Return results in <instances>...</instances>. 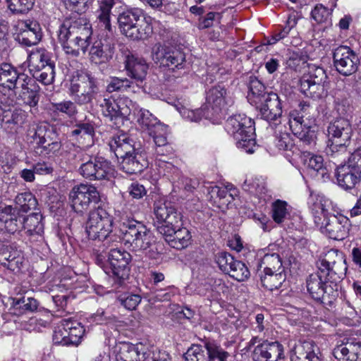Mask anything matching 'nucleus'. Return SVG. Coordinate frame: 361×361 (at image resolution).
Returning a JSON list of instances; mask_svg holds the SVG:
<instances>
[{"label": "nucleus", "mask_w": 361, "mask_h": 361, "mask_svg": "<svg viewBox=\"0 0 361 361\" xmlns=\"http://www.w3.org/2000/svg\"><path fill=\"white\" fill-rule=\"evenodd\" d=\"M326 132L327 142H350L353 128L348 118L340 116L329 122Z\"/></svg>", "instance_id": "obj_21"}, {"label": "nucleus", "mask_w": 361, "mask_h": 361, "mask_svg": "<svg viewBox=\"0 0 361 361\" xmlns=\"http://www.w3.org/2000/svg\"><path fill=\"white\" fill-rule=\"evenodd\" d=\"M63 326L68 333L66 341L70 344L78 345L85 334L84 326L75 320L64 319Z\"/></svg>", "instance_id": "obj_50"}, {"label": "nucleus", "mask_w": 361, "mask_h": 361, "mask_svg": "<svg viewBox=\"0 0 361 361\" xmlns=\"http://www.w3.org/2000/svg\"><path fill=\"white\" fill-rule=\"evenodd\" d=\"M99 200V192L92 185H75L69 192L71 206L75 213L80 215L89 209L90 203H97Z\"/></svg>", "instance_id": "obj_13"}, {"label": "nucleus", "mask_w": 361, "mask_h": 361, "mask_svg": "<svg viewBox=\"0 0 361 361\" xmlns=\"http://www.w3.org/2000/svg\"><path fill=\"white\" fill-rule=\"evenodd\" d=\"M76 104L75 101L64 100L59 103H52V106L54 111L65 114L71 118L78 114Z\"/></svg>", "instance_id": "obj_62"}, {"label": "nucleus", "mask_w": 361, "mask_h": 361, "mask_svg": "<svg viewBox=\"0 0 361 361\" xmlns=\"http://www.w3.org/2000/svg\"><path fill=\"white\" fill-rule=\"evenodd\" d=\"M154 214L157 230L169 245L176 249L187 247L192 239L189 230L183 226V216L171 202L159 200L154 202Z\"/></svg>", "instance_id": "obj_3"}, {"label": "nucleus", "mask_w": 361, "mask_h": 361, "mask_svg": "<svg viewBox=\"0 0 361 361\" xmlns=\"http://www.w3.org/2000/svg\"><path fill=\"white\" fill-rule=\"evenodd\" d=\"M210 198H219V207H227L234 200L233 195L228 192L227 188H222L217 185L211 187L209 190Z\"/></svg>", "instance_id": "obj_55"}, {"label": "nucleus", "mask_w": 361, "mask_h": 361, "mask_svg": "<svg viewBox=\"0 0 361 361\" xmlns=\"http://www.w3.org/2000/svg\"><path fill=\"white\" fill-rule=\"evenodd\" d=\"M205 350L204 344H193L185 353V361H208V356Z\"/></svg>", "instance_id": "obj_58"}, {"label": "nucleus", "mask_w": 361, "mask_h": 361, "mask_svg": "<svg viewBox=\"0 0 361 361\" xmlns=\"http://www.w3.org/2000/svg\"><path fill=\"white\" fill-rule=\"evenodd\" d=\"M234 99L222 85H215L207 92L204 118L212 120L228 107L233 106Z\"/></svg>", "instance_id": "obj_12"}, {"label": "nucleus", "mask_w": 361, "mask_h": 361, "mask_svg": "<svg viewBox=\"0 0 361 361\" xmlns=\"http://www.w3.org/2000/svg\"><path fill=\"white\" fill-rule=\"evenodd\" d=\"M257 271L262 286L271 291L281 288L286 279L285 271L269 273L268 271H261L260 269H258Z\"/></svg>", "instance_id": "obj_41"}, {"label": "nucleus", "mask_w": 361, "mask_h": 361, "mask_svg": "<svg viewBox=\"0 0 361 361\" xmlns=\"http://www.w3.org/2000/svg\"><path fill=\"white\" fill-rule=\"evenodd\" d=\"M243 189L259 197L267 191L265 182L257 178L246 179L243 184Z\"/></svg>", "instance_id": "obj_57"}, {"label": "nucleus", "mask_w": 361, "mask_h": 361, "mask_svg": "<svg viewBox=\"0 0 361 361\" xmlns=\"http://www.w3.org/2000/svg\"><path fill=\"white\" fill-rule=\"evenodd\" d=\"M118 300L125 308L133 310L141 302V296L138 294L126 293L118 296Z\"/></svg>", "instance_id": "obj_64"}, {"label": "nucleus", "mask_w": 361, "mask_h": 361, "mask_svg": "<svg viewBox=\"0 0 361 361\" xmlns=\"http://www.w3.org/2000/svg\"><path fill=\"white\" fill-rule=\"evenodd\" d=\"M273 220L276 224H281L288 215L287 203L285 201L277 200L271 204Z\"/></svg>", "instance_id": "obj_59"}, {"label": "nucleus", "mask_w": 361, "mask_h": 361, "mask_svg": "<svg viewBox=\"0 0 361 361\" xmlns=\"http://www.w3.org/2000/svg\"><path fill=\"white\" fill-rule=\"evenodd\" d=\"M109 146L118 161L140 148L135 146V142L126 134L114 135L109 140Z\"/></svg>", "instance_id": "obj_32"}, {"label": "nucleus", "mask_w": 361, "mask_h": 361, "mask_svg": "<svg viewBox=\"0 0 361 361\" xmlns=\"http://www.w3.org/2000/svg\"><path fill=\"white\" fill-rule=\"evenodd\" d=\"M165 127L155 128L149 131V135L153 138L155 144V152L158 156H167L173 152V148L167 142Z\"/></svg>", "instance_id": "obj_42"}, {"label": "nucleus", "mask_w": 361, "mask_h": 361, "mask_svg": "<svg viewBox=\"0 0 361 361\" xmlns=\"http://www.w3.org/2000/svg\"><path fill=\"white\" fill-rule=\"evenodd\" d=\"M69 94L80 106L92 103L98 94L95 78L87 72L77 73L71 80Z\"/></svg>", "instance_id": "obj_7"}, {"label": "nucleus", "mask_w": 361, "mask_h": 361, "mask_svg": "<svg viewBox=\"0 0 361 361\" xmlns=\"http://www.w3.org/2000/svg\"><path fill=\"white\" fill-rule=\"evenodd\" d=\"M350 142H327L326 154L338 166L348 161L350 151L348 147Z\"/></svg>", "instance_id": "obj_37"}, {"label": "nucleus", "mask_w": 361, "mask_h": 361, "mask_svg": "<svg viewBox=\"0 0 361 361\" xmlns=\"http://www.w3.org/2000/svg\"><path fill=\"white\" fill-rule=\"evenodd\" d=\"M214 260L219 268L225 274H228L235 259L228 252L223 251L215 255Z\"/></svg>", "instance_id": "obj_63"}, {"label": "nucleus", "mask_w": 361, "mask_h": 361, "mask_svg": "<svg viewBox=\"0 0 361 361\" xmlns=\"http://www.w3.org/2000/svg\"><path fill=\"white\" fill-rule=\"evenodd\" d=\"M254 124L252 118L239 114L230 116L225 125L226 130L236 141L237 147L248 154L257 148Z\"/></svg>", "instance_id": "obj_5"}, {"label": "nucleus", "mask_w": 361, "mask_h": 361, "mask_svg": "<svg viewBox=\"0 0 361 361\" xmlns=\"http://www.w3.org/2000/svg\"><path fill=\"white\" fill-rule=\"evenodd\" d=\"M72 34L80 40L83 44H91L92 35V25L89 20L84 16L74 13L66 18L62 23Z\"/></svg>", "instance_id": "obj_22"}, {"label": "nucleus", "mask_w": 361, "mask_h": 361, "mask_svg": "<svg viewBox=\"0 0 361 361\" xmlns=\"http://www.w3.org/2000/svg\"><path fill=\"white\" fill-rule=\"evenodd\" d=\"M113 217L109 211L99 206L90 212L85 224V232L89 239L106 240L112 231Z\"/></svg>", "instance_id": "obj_9"}, {"label": "nucleus", "mask_w": 361, "mask_h": 361, "mask_svg": "<svg viewBox=\"0 0 361 361\" xmlns=\"http://www.w3.org/2000/svg\"><path fill=\"white\" fill-rule=\"evenodd\" d=\"M331 207L330 200L324 196H317L310 207L314 221L329 238L342 240L348 235L350 220L342 214H330L329 210Z\"/></svg>", "instance_id": "obj_4"}, {"label": "nucleus", "mask_w": 361, "mask_h": 361, "mask_svg": "<svg viewBox=\"0 0 361 361\" xmlns=\"http://www.w3.org/2000/svg\"><path fill=\"white\" fill-rule=\"evenodd\" d=\"M42 38V27L37 21H21L16 25L14 39L27 47L37 44Z\"/></svg>", "instance_id": "obj_17"}, {"label": "nucleus", "mask_w": 361, "mask_h": 361, "mask_svg": "<svg viewBox=\"0 0 361 361\" xmlns=\"http://www.w3.org/2000/svg\"><path fill=\"white\" fill-rule=\"evenodd\" d=\"M132 260L131 255L121 248L111 249L108 254V261L111 269V281L114 289L123 287L129 278Z\"/></svg>", "instance_id": "obj_8"}, {"label": "nucleus", "mask_w": 361, "mask_h": 361, "mask_svg": "<svg viewBox=\"0 0 361 361\" xmlns=\"http://www.w3.org/2000/svg\"><path fill=\"white\" fill-rule=\"evenodd\" d=\"M327 75L324 68L315 67L304 74L300 80V92L314 100L322 99L327 96L325 83Z\"/></svg>", "instance_id": "obj_11"}, {"label": "nucleus", "mask_w": 361, "mask_h": 361, "mask_svg": "<svg viewBox=\"0 0 361 361\" xmlns=\"http://www.w3.org/2000/svg\"><path fill=\"white\" fill-rule=\"evenodd\" d=\"M118 23L121 32L133 40L147 39L152 33V26L138 8L124 11L119 14Z\"/></svg>", "instance_id": "obj_6"}, {"label": "nucleus", "mask_w": 361, "mask_h": 361, "mask_svg": "<svg viewBox=\"0 0 361 361\" xmlns=\"http://www.w3.org/2000/svg\"><path fill=\"white\" fill-rule=\"evenodd\" d=\"M8 9L15 14L25 13L33 7L35 0H6Z\"/></svg>", "instance_id": "obj_60"}, {"label": "nucleus", "mask_w": 361, "mask_h": 361, "mask_svg": "<svg viewBox=\"0 0 361 361\" xmlns=\"http://www.w3.org/2000/svg\"><path fill=\"white\" fill-rule=\"evenodd\" d=\"M322 354L313 341H298L293 348L292 361H322Z\"/></svg>", "instance_id": "obj_28"}, {"label": "nucleus", "mask_w": 361, "mask_h": 361, "mask_svg": "<svg viewBox=\"0 0 361 361\" xmlns=\"http://www.w3.org/2000/svg\"><path fill=\"white\" fill-rule=\"evenodd\" d=\"M114 4V0H102L96 12L99 26L110 32H112L111 12Z\"/></svg>", "instance_id": "obj_43"}, {"label": "nucleus", "mask_w": 361, "mask_h": 361, "mask_svg": "<svg viewBox=\"0 0 361 361\" xmlns=\"http://www.w3.org/2000/svg\"><path fill=\"white\" fill-rule=\"evenodd\" d=\"M258 267L261 271H268L269 273L285 271L281 258L277 253L265 254L260 259Z\"/></svg>", "instance_id": "obj_49"}, {"label": "nucleus", "mask_w": 361, "mask_h": 361, "mask_svg": "<svg viewBox=\"0 0 361 361\" xmlns=\"http://www.w3.org/2000/svg\"><path fill=\"white\" fill-rule=\"evenodd\" d=\"M27 75L19 71L16 67L8 63L0 64V91L1 89L15 91Z\"/></svg>", "instance_id": "obj_26"}, {"label": "nucleus", "mask_w": 361, "mask_h": 361, "mask_svg": "<svg viewBox=\"0 0 361 361\" xmlns=\"http://www.w3.org/2000/svg\"><path fill=\"white\" fill-rule=\"evenodd\" d=\"M14 203L13 208L23 214L31 210H35L38 205L36 197L30 192H25L17 195Z\"/></svg>", "instance_id": "obj_45"}, {"label": "nucleus", "mask_w": 361, "mask_h": 361, "mask_svg": "<svg viewBox=\"0 0 361 361\" xmlns=\"http://www.w3.org/2000/svg\"><path fill=\"white\" fill-rule=\"evenodd\" d=\"M292 129L304 146L314 147L316 145L317 129L315 120H310V123L300 126H294Z\"/></svg>", "instance_id": "obj_36"}, {"label": "nucleus", "mask_w": 361, "mask_h": 361, "mask_svg": "<svg viewBox=\"0 0 361 361\" xmlns=\"http://www.w3.org/2000/svg\"><path fill=\"white\" fill-rule=\"evenodd\" d=\"M207 351L208 361H227L229 353L214 341L206 339L202 341Z\"/></svg>", "instance_id": "obj_53"}, {"label": "nucleus", "mask_w": 361, "mask_h": 361, "mask_svg": "<svg viewBox=\"0 0 361 361\" xmlns=\"http://www.w3.org/2000/svg\"><path fill=\"white\" fill-rule=\"evenodd\" d=\"M300 159L312 176H320L322 178L326 176L329 178L328 170L324 165L322 156L306 151L302 152Z\"/></svg>", "instance_id": "obj_35"}, {"label": "nucleus", "mask_w": 361, "mask_h": 361, "mask_svg": "<svg viewBox=\"0 0 361 361\" xmlns=\"http://www.w3.org/2000/svg\"><path fill=\"white\" fill-rule=\"evenodd\" d=\"M115 49V43L112 38L96 40L90 48L89 59L96 65L107 63L113 59Z\"/></svg>", "instance_id": "obj_20"}, {"label": "nucleus", "mask_w": 361, "mask_h": 361, "mask_svg": "<svg viewBox=\"0 0 361 361\" xmlns=\"http://www.w3.org/2000/svg\"><path fill=\"white\" fill-rule=\"evenodd\" d=\"M231 266L227 274L236 281H244L250 277V270L244 262L235 259Z\"/></svg>", "instance_id": "obj_56"}, {"label": "nucleus", "mask_w": 361, "mask_h": 361, "mask_svg": "<svg viewBox=\"0 0 361 361\" xmlns=\"http://www.w3.org/2000/svg\"><path fill=\"white\" fill-rule=\"evenodd\" d=\"M124 64L129 79L133 80V83L137 86L139 90L142 89L149 69L147 61L143 58L128 54L126 56Z\"/></svg>", "instance_id": "obj_19"}, {"label": "nucleus", "mask_w": 361, "mask_h": 361, "mask_svg": "<svg viewBox=\"0 0 361 361\" xmlns=\"http://www.w3.org/2000/svg\"><path fill=\"white\" fill-rule=\"evenodd\" d=\"M137 122L144 130L152 131L155 128H163V125L148 110L140 109L137 111Z\"/></svg>", "instance_id": "obj_48"}, {"label": "nucleus", "mask_w": 361, "mask_h": 361, "mask_svg": "<svg viewBox=\"0 0 361 361\" xmlns=\"http://www.w3.org/2000/svg\"><path fill=\"white\" fill-rule=\"evenodd\" d=\"M118 162L121 169L128 174L140 173L148 165L145 155L140 147L133 153L123 158Z\"/></svg>", "instance_id": "obj_31"}, {"label": "nucleus", "mask_w": 361, "mask_h": 361, "mask_svg": "<svg viewBox=\"0 0 361 361\" xmlns=\"http://www.w3.org/2000/svg\"><path fill=\"white\" fill-rule=\"evenodd\" d=\"M25 214H20L13 208L12 205L0 207V229L8 233L14 234L23 229Z\"/></svg>", "instance_id": "obj_23"}, {"label": "nucleus", "mask_w": 361, "mask_h": 361, "mask_svg": "<svg viewBox=\"0 0 361 361\" xmlns=\"http://www.w3.org/2000/svg\"><path fill=\"white\" fill-rule=\"evenodd\" d=\"M152 57L154 63L168 67L169 71L177 73L175 78L180 76V70L186 67L185 54L179 48L169 47L157 44L152 48Z\"/></svg>", "instance_id": "obj_10"}, {"label": "nucleus", "mask_w": 361, "mask_h": 361, "mask_svg": "<svg viewBox=\"0 0 361 361\" xmlns=\"http://www.w3.org/2000/svg\"><path fill=\"white\" fill-rule=\"evenodd\" d=\"M248 93L247 96L249 103L255 106L259 104L265 95H268L269 92L267 90V87L264 83L259 80L256 76L251 75L247 81Z\"/></svg>", "instance_id": "obj_38"}, {"label": "nucleus", "mask_w": 361, "mask_h": 361, "mask_svg": "<svg viewBox=\"0 0 361 361\" xmlns=\"http://www.w3.org/2000/svg\"><path fill=\"white\" fill-rule=\"evenodd\" d=\"M126 207L118 223V229L126 245L135 252H142L152 259L159 257L162 243L157 240L153 233L133 214H129Z\"/></svg>", "instance_id": "obj_2"}, {"label": "nucleus", "mask_w": 361, "mask_h": 361, "mask_svg": "<svg viewBox=\"0 0 361 361\" xmlns=\"http://www.w3.org/2000/svg\"><path fill=\"white\" fill-rule=\"evenodd\" d=\"M51 61H54L52 60V53L44 47H38L32 50L27 58L29 68L39 67Z\"/></svg>", "instance_id": "obj_52"}, {"label": "nucleus", "mask_w": 361, "mask_h": 361, "mask_svg": "<svg viewBox=\"0 0 361 361\" xmlns=\"http://www.w3.org/2000/svg\"><path fill=\"white\" fill-rule=\"evenodd\" d=\"M37 307L38 302L35 299L23 297L13 302V313L21 314L27 312H32L37 309Z\"/></svg>", "instance_id": "obj_54"}, {"label": "nucleus", "mask_w": 361, "mask_h": 361, "mask_svg": "<svg viewBox=\"0 0 361 361\" xmlns=\"http://www.w3.org/2000/svg\"><path fill=\"white\" fill-rule=\"evenodd\" d=\"M30 71L35 80L44 85H51L55 78V62L51 61L44 66L30 68Z\"/></svg>", "instance_id": "obj_40"}, {"label": "nucleus", "mask_w": 361, "mask_h": 361, "mask_svg": "<svg viewBox=\"0 0 361 361\" xmlns=\"http://www.w3.org/2000/svg\"><path fill=\"white\" fill-rule=\"evenodd\" d=\"M27 114L21 109H11L4 104L0 103V121L5 129L10 128V132L16 130L18 126L25 122Z\"/></svg>", "instance_id": "obj_30"}, {"label": "nucleus", "mask_w": 361, "mask_h": 361, "mask_svg": "<svg viewBox=\"0 0 361 361\" xmlns=\"http://www.w3.org/2000/svg\"><path fill=\"white\" fill-rule=\"evenodd\" d=\"M20 91L18 94V99L23 103L30 107H35L37 106L40 97V87L37 83V81L27 76V80H24L18 86Z\"/></svg>", "instance_id": "obj_33"}, {"label": "nucleus", "mask_w": 361, "mask_h": 361, "mask_svg": "<svg viewBox=\"0 0 361 361\" xmlns=\"http://www.w3.org/2000/svg\"><path fill=\"white\" fill-rule=\"evenodd\" d=\"M338 185L345 190H349L355 187L361 180V171L355 166L344 164L337 166L336 172Z\"/></svg>", "instance_id": "obj_29"}, {"label": "nucleus", "mask_w": 361, "mask_h": 361, "mask_svg": "<svg viewBox=\"0 0 361 361\" xmlns=\"http://www.w3.org/2000/svg\"><path fill=\"white\" fill-rule=\"evenodd\" d=\"M43 216L40 212H32L29 215L25 214V226L24 230H26L29 235H38L42 236L44 233V225L42 221Z\"/></svg>", "instance_id": "obj_44"}, {"label": "nucleus", "mask_w": 361, "mask_h": 361, "mask_svg": "<svg viewBox=\"0 0 361 361\" xmlns=\"http://www.w3.org/2000/svg\"><path fill=\"white\" fill-rule=\"evenodd\" d=\"M333 355L338 361H361V341L347 338L333 350Z\"/></svg>", "instance_id": "obj_27"}, {"label": "nucleus", "mask_w": 361, "mask_h": 361, "mask_svg": "<svg viewBox=\"0 0 361 361\" xmlns=\"http://www.w3.org/2000/svg\"><path fill=\"white\" fill-rule=\"evenodd\" d=\"M71 135L75 137L80 144L89 147L94 142V128L91 123H80L72 130Z\"/></svg>", "instance_id": "obj_46"}, {"label": "nucleus", "mask_w": 361, "mask_h": 361, "mask_svg": "<svg viewBox=\"0 0 361 361\" xmlns=\"http://www.w3.org/2000/svg\"><path fill=\"white\" fill-rule=\"evenodd\" d=\"M111 170V162L106 159L88 154V158L80 166L78 172L86 179L96 180L106 179Z\"/></svg>", "instance_id": "obj_15"}, {"label": "nucleus", "mask_w": 361, "mask_h": 361, "mask_svg": "<svg viewBox=\"0 0 361 361\" xmlns=\"http://www.w3.org/2000/svg\"><path fill=\"white\" fill-rule=\"evenodd\" d=\"M345 259L338 258L331 262L327 259L321 260L317 272L306 279L307 290L311 298L324 305L331 306L336 298L334 288L345 277L347 271Z\"/></svg>", "instance_id": "obj_1"}, {"label": "nucleus", "mask_w": 361, "mask_h": 361, "mask_svg": "<svg viewBox=\"0 0 361 361\" xmlns=\"http://www.w3.org/2000/svg\"><path fill=\"white\" fill-rule=\"evenodd\" d=\"M58 40L66 54L78 56L81 53L85 54L89 44H83L74 36L70 30L63 24L58 30Z\"/></svg>", "instance_id": "obj_25"}, {"label": "nucleus", "mask_w": 361, "mask_h": 361, "mask_svg": "<svg viewBox=\"0 0 361 361\" xmlns=\"http://www.w3.org/2000/svg\"><path fill=\"white\" fill-rule=\"evenodd\" d=\"M333 61L336 70L344 76L355 73L360 65L358 56L348 46H339L334 50Z\"/></svg>", "instance_id": "obj_16"}, {"label": "nucleus", "mask_w": 361, "mask_h": 361, "mask_svg": "<svg viewBox=\"0 0 361 361\" xmlns=\"http://www.w3.org/2000/svg\"><path fill=\"white\" fill-rule=\"evenodd\" d=\"M101 108L102 115L108 118L110 121L115 122L120 120L123 122V119L130 114V109L128 107H122L114 98L103 97L98 100Z\"/></svg>", "instance_id": "obj_34"}, {"label": "nucleus", "mask_w": 361, "mask_h": 361, "mask_svg": "<svg viewBox=\"0 0 361 361\" xmlns=\"http://www.w3.org/2000/svg\"><path fill=\"white\" fill-rule=\"evenodd\" d=\"M143 360L144 354H141L136 346L128 343L122 344L116 355V361H142Z\"/></svg>", "instance_id": "obj_51"}, {"label": "nucleus", "mask_w": 361, "mask_h": 361, "mask_svg": "<svg viewBox=\"0 0 361 361\" xmlns=\"http://www.w3.org/2000/svg\"><path fill=\"white\" fill-rule=\"evenodd\" d=\"M88 154L79 147L73 145V147L66 152V158L71 165L76 166L80 164V166L88 158Z\"/></svg>", "instance_id": "obj_61"}, {"label": "nucleus", "mask_w": 361, "mask_h": 361, "mask_svg": "<svg viewBox=\"0 0 361 361\" xmlns=\"http://www.w3.org/2000/svg\"><path fill=\"white\" fill-rule=\"evenodd\" d=\"M106 90L109 93L114 92L135 93L140 91L137 86L133 83V80L127 78H121L118 77L111 78L106 87Z\"/></svg>", "instance_id": "obj_47"}, {"label": "nucleus", "mask_w": 361, "mask_h": 361, "mask_svg": "<svg viewBox=\"0 0 361 361\" xmlns=\"http://www.w3.org/2000/svg\"><path fill=\"white\" fill-rule=\"evenodd\" d=\"M284 348L279 341H263L253 350V361H278L283 357Z\"/></svg>", "instance_id": "obj_24"}, {"label": "nucleus", "mask_w": 361, "mask_h": 361, "mask_svg": "<svg viewBox=\"0 0 361 361\" xmlns=\"http://www.w3.org/2000/svg\"><path fill=\"white\" fill-rule=\"evenodd\" d=\"M254 106L261 118L268 122L278 121L282 116L281 99L276 93L271 91Z\"/></svg>", "instance_id": "obj_18"}, {"label": "nucleus", "mask_w": 361, "mask_h": 361, "mask_svg": "<svg viewBox=\"0 0 361 361\" xmlns=\"http://www.w3.org/2000/svg\"><path fill=\"white\" fill-rule=\"evenodd\" d=\"M312 108L307 102H301L298 104V109L290 112V127L293 128L294 126H300L310 123V120H314L310 116Z\"/></svg>", "instance_id": "obj_39"}, {"label": "nucleus", "mask_w": 361, "mask_h": 361, "mask_svg": "<svg viewBox=\"0 0 361 361\" xmlns=\"http://www.w3.org/2000/svg\"><path fill=\"white\" fill-rule=\"evenodd\" d=\"M36 144V148L45 155L56 154L61 149L62 144L57 133L47 126H39L30 135Z\"/></svg>", "instance_id": "obj_14"}]
</instances>
